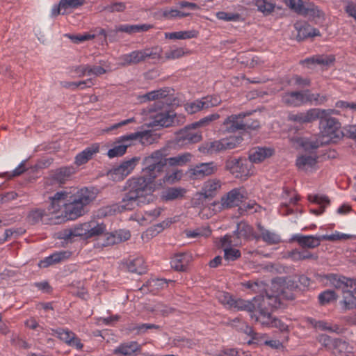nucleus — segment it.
I'll return each instance as SVG.
<instances>
[{
  "mask_svg": "<svg viewBox=\"0 0 356 356\" xmlns=\"http://www.w3.org/2000/svg\"><path fill=\"white\" fill-rule=\"evenodd\" d=\"M202 139V132L193 123L186 126L176 133L175 143L179 147H186L200 142Z\"/></svg>",
  "mask_w": 356,
  "mask_h": 356,
  "instance_id": "423d86ee",
  "label": "nucleus"
},
{
  "mask_svg": "<svg viewBox=\"0 0 356 356\" xmlns=\"http://www.w3.org/2000/svg\"><path fill=\"white\" fill-rule=\"evenodd\" d=\"M51 334L68 344L72 339H74L75 333L67 328L58 327L51 329Z\"/></svg>",
  "mask_w": 356,
  "mask_h": 356,
  "instance_id": "a18cd8bd",
  "label": "nucleus"
},
{
  "mask_svg": "<svg viewBox=\"0 0 356 356\" xmlns=\"http://www.w3.org/2000/svg\"><path fill=\"white\" fill-rule=\"evenodd\" d=\"M318 341L325 347V348L327 349L332 353L333 346L334 344L335 339H332L327 334H321L318 336Z\"/></svg>",
  "mask_w": 356,
  "mask_h": 356,
  "instance_id": "69168bd1",
  "label": "nucleus"
},
{
  "mask_svg": "<svg viewBox=\"0 0 356 356\" xmlns=\"http://www.w3.org/2000/svg\"><path fill=\"white\" fill-rule=\"evenodd\" d=\"M289 83L300 87L309 86L311 80L309 78H304L300 75L295 74L291 78Z\"/></svg>",
  "mask_w": 356,
  "mask_h": 356,
  "instance_id": "680f3d73",
  "label": "nucleus"
},
{
  "mask_svg": "<svg viewBox=\"0 0 356 356\" xmlns=\"http://www.w3.org/2000/svg\"><path fill=\"white\" fill-rule=\"evenodd\" d=\"M292 240L303 248H315L320 245L322 238L321 236L295 234L292 236Z\"/></svg>",
  "mask_w": 356,
  "mask_h": 356,
  "instance_id": "4be33fe9",
  "label": "nucleus"
},
{
  "mask_svg": "<svg viewBox=\"0 0 356 356\" xmlns=\"http://www.w3.org/2000/svg\"><path fill=\"white\" fill-rule=\"evenodd\" d=\"M88 238L102 235L106 231V226L104 223H98L95 221L88 222Z\"/></svg>",
  "mask_w": 356,
  "mask_h": 356,
  "instance_id": "09e8293b",
  "label": "nucleus"
},
{
  "mask_svg": "<svg viewBox=\"0 0 356 356\" xmlns=\"http://www.w3.org/2000/svg\"><path fill=\"white\" fill-rule=\"evenodd\" d=\"M273 152L271 148L255 147L249 151L248 158L250 162L258 163L271 156Z\"/></svg>",
  "mask_w": 356,
  "mask_h": 356,
  "instance_id": "5701e85b",
  "label": "nucleus"
},
{
  "mask_svg": "<svg viewBox=\"0 0 356 356\" xmlns=\"http://www.w3.org/2000/svg\"><path fill=\"white\" fill-rule=\"evenodd\" d=\"M250 114L241 113L231 115L224 120L222 127L225 134H233L240 131L254 130L259 127V122L249 118Z\"/></svg>",
  "mask_w": 356,
  "mask_h": 356,
  "instance_id": "20e7f679",
  "label": "nucleus"
},
{
  "mask_svg": "<svg viewBox=\"0 0 356 356\" xmlns=\"http://www.w3.org/2000/svg\"><path fill=\"white\" fill-rule=\"evenodd\" d=\"M208 99L209 97H207L202 99H197L195 102L187 103L185 105V109L188 113L193 114L203 108H208L213 105L209 102Z\"/></svg>",
  "mask_w": 356,
  "mask_h": 356,
  "instance_id": "c9c22d12",
  "label": "nucleus"
},
{
  "mask_svg": "<svg viewBox=\"0 0 356 356\" xmlns=\"http://www.w3.org/2000/svg\"><path fill=\"white\" fill-rule=\"evenodd\" d=\"M282 102L288 106L298 107L305 103V95L301 91L287 92L282 95Z\"/></svg>",
  "mask_w": 356,
  "mask_h": 356,
  "instance_id": "412c9836",
  "label": "nucleus"
},
{
  "mask_svg": "<svg viewBox=\"0 0 356 356\" xmlns=\"http://www.w3.org/2000/svg\"><path fill=\"white\" fill-rule=\"evenodd\" d=\"M218 299L220 303L228 307L232 308L235 303V300L227 292H219Z\"/></svg>",
  "mask_w": 356,
  "mask_h": 356,
  "instance_id": "13d9d810",
  "label": "nucleus"
},
{
  "mask_svg": "<svg viewBox=\"0 0 356 356\" xmlns=\"http://www.w3.org/2000/svg\"><path fill=\"white\" fill-rule=\"evenodd\" d=\"M334 61V58L332 56H316L311 58H306L303 61L302 63L307 64L309 67L310 65L318 64L321 65H329Z\"/></svg>",
  "mask_w": 356,
  "mask_h": 356,
  "instance_id": "79ce46f5",
  "label": "nucleus"
},
{
  "mask_svg": "<svg viewBox=\"0 0 356 356\" xmlns=\"http://www.w3.org/2000/svg\"><path fill=\"white\" fill-rule=\"evenodd\" d=\"M99 152V145L97 144H93L90 147H88L81 152L79 153L75 157V163L77 165H81L86 163L90 160L93 155Z\"/></svg>",
  "mask_w": 356,
  "mask_h": 356,
  "instance_id": "c756f323",
  "label": "nucleus"
},
{
  "mask_svg": "<svg viewBox=\"0 0 356 356\" xmlns=\"http://www.w3.org/2000/svg\"><path fill=\"white\" fill-rule=\"evenodd\" d=\"M130 237L129 233H124L122 236L120 233L112 232L106 233L104 235V242L102 243V246H109L119 243L123 241H126Z\"/></svg>",
  "mask_w": 356,
  "mask_h": 356,
  "instance_id": "4c0bfd02",
  "label": "nucleus"
},
{
  "mask_svg": "<svg viewBox=\"0 0 356 356\" xmlns=\"http://www.w3.org/2000/svg\"><path fill=\"white\" fill-rule=\"evenodd\" d=\"M134 158L123 162L118 167L110 170L107 175L115 181H119L124 179L134 169Z\"/></svg>",
  "mask_w": 356,
  "mask_h": 356,
  "instance_id": "f3484780",
  "label": "nucleus"
},
{
  "mask_svg": "<svg viewBox=\"0 0 356 356\" xmlns=\"http://www.w3.org/2000/svg\"><path fill=\"white\" fill-rule=\"evenodd\" d=\"M218 170L217 164L213 162L202 163L191 169V174L196 178L200 179L205 176L214 174Z\"/></svg>",
  "mask_w": 356,
  "mask_h": 356,
  "instance_id": "aec40b11",
  "label": "nucleus"
},
{
  "mask_svg": "<svg viewBox=\"0 0 356 356\" xmlns=\"http://www.w3.org/2000/svg\"><path fill=\"white\" fill-rule=\"evenodd\" d=\"M74 72L79 74V77H82L85 75H95L99 76L102 74H104L106 72V70L101 67L97 65H81L76 66L74 69Z\"/></svg>",
  "mask_w": 356,
  "mask_h": 356,
  "instance_id": "cd10ccee",
  "label": "nucleus"
},
{
  "mask_svg": "<svg viewBox=\"0 0 356 356\" xmlns=\"http://www.w3.org/2000/svg\"><path fill=\"white\" fill-rule=\"evenodd\" d=\"M168 149L163 148L154 152L145 160L146 166L143 168V176L135 181V202L137 205L148 204L154 200L153 181L163 171L167 163L171 166H183L191 162L192 154L189 152L167 158Z\"/></svg>",
  "mask_w": 356,
  "mask_h": 356,
  "instance_id": "f257e3e1",
  "label": "nucleus"
},
{
  "mask_svg": "<svg viewBox=\"0 0 356 356\" xmlns=\"http://www.w3.org/2000/svg\"><path fill=\"white\" fill-rule=\"evenodd\" d=\"M243 140L242 136H234L220 140L205 141L199 146L198 150L203 154L212 155L233 149L239 146Z\"/></svg>",
  "mask_w": 356,
  "mask_h": 356,
  "instance_id": "39448f33",
  "label": "nucleus"
},
{
  "mask_svg": "<svg viewBox=\"0 0 356 356\" xmlns=\"http://www.w3.org/2000/svg\"><path fill=\"white\" fill-rule=\"evenodd\" d=\"M298 143L305 151L312 152L314 150L322 146L323 144L327 143V140H323L321 136H312L299 139Z\"/></svg>",
  "mask_w": 356,
  "mask_h": 356,
  "instance_id": "bb28decb",
  "label": "nucleus"
},
{
  "mask_svg": "<svg viewBox=\"0 0 356 356\" xmlns=\"http://www.w3.org/2000/svg\"><path fill=\"white\" fill-rule=\"evenodd\" d=\"M308 322L316 329L321 330H326L330 332H334L340 334L342 332L343 329L338 325H330L324 321H317L314 318H308Z\"/></svg>",
  "mask_w": 356,
  "mask_h": 356,
  "instance_id": "f704fd0d",
  "label": "nucleus"
},
{
  "mask_svg": "<svg viewBox=\"0 0 356 356\" xmlns=\"http://www.w3.org/2000/svg\"><path fill=\"white\" fill-rule=\"evenodd\" d=\"M198 32L195 30L181 31L177 32L165 33V38L170 40H186L197 38Z\"/></svg>",
  "mask_w": 356,
  "mask_h": 356,
  "instance_id": "37998d69",
  "label": "nucleus"
},
{
  "mask_svg": "<svg viewBox=\"0 0 356 356\" xmlns=\"http://www.w3.org/2000/svg\"><path fill=\"white\" fill-rule=\"evenodd\" d=\"M138 99L140 102L154 101L153 104L143 108L141 113L145 116V120H149L148 124L152 127L179 126L186 122L184 115L164 109L165 106L178 105L179 104V100L175 96L174 89L170 87L152 90L143 95H138Z\"/></svg>",
  "mask_w": 356,
  "mask_h": 356,
  "instance_id": "f03ea898",
  "label": "nucleus"
},
{
  "mask_svg": "<svg viewBox=\"0 0 356 356\" xmlns=\"http://www.w3.org/2000/svg\"><path fill=\"white\" fill-rule=\"evenodd\" d=\"M247 199V193L243 187L234 188L221 197L220 209H227L239 207Z\"/></svg>",
  "mask_w": 356,
  "mask_h": 356,
  "instance_id": "6e6552de",
  "label": "nucleus"
},
{
  "mask_svg": "<svg viewBox=\"0 0 356 356\" xmlns=\"http://www.w3.org/2000/svg\"><path fill=\"white\" fill-rule=\"evenodd\" d=\"M115 354H122L124 356L130 355L134 353L133 342L124 343L115 348L113 352Z\"/></svg>",
  "mask_w": 356,
  "mask_h": 356,
  "instance_id": "bf43d9fd",
  "label": "nucleus"
},
{
  "mask_svg": "<svg viewBox=\"0 0 356 356\" xmlns=\"http://www.w3.org/2000/svg\"><path fill=\"white\" fill-rule=\"evenodd\" d=\"M289 257L294 261L306 260V259H318V255L312 254L308 250H299L298 249H295L291 250L289 253Z\"/></svg>",
  "mask_w": 356,
  "mask_h": 356,
  "instance_id": "a19ab883",
  "label": "nucleus"
},
{
  "mask_svg": "<svg viewBox=\"0 0 356 356\" xmlns=\"http://www.w3.org/2000/svg\"><path fill=\"white\" fill-rule=\"evenodd\" d=\"M71 255L72 252L69 251L56 252L40 261L39 266L40 268H47L51 265L63 261L68 259Z\"/></svg>",
  "mask_w": 356,
  "mask_h": 356,
  "instance_id": "a878e982",
  "label": "nucleus"
},
{
  "mask_svg": "<svg viewBox=\"0 0 356 356\" xmlns=\"http://www.w3.org/2000/svg\"><path fill=\"white\" fill-rule=\"evenodd\" d=\"M317 162V157L313 154H303L296 159V165L300 170L307 171L312 168Z\"/></svg>",
  "mask_w": 356,
  "mask_h": 356,
  "instance_id": "72a5a7b5",
  "label": "nucleus"
},
{
  "mask_svg": "<svg viewBox=\"0 0 356 356\" xmlns=\"http://www.w3.org/2000/svg\"><path fill=\"white\" fill-rule=\"evenodd\" d=\"M244 286L255 293H260L264 303H267L274 308H277L280 306V302L277 296L275 295H270L268 293L264 282L261 281H248L244 284Z\"/></svg>",
  "mask_w": 356,
  "mask_h": 356,
  "instance_id": "9d476101",
  "label": "nucleus"
},
{
  "mask_svg": "<svg viewBox=\"0 0 356 356\" xmlns=\"http://www.w3.org/2000/svg\"><path fill=\"white\" fill-rule=\"evenodd\" d=\"M354 350L355 346L353 343H350L342 339H335L332 353L334 355L345 354L346 356H348V354L355 353Z\"/></svg>",
  "mask_w": 356,
  "mask_h": 356,
  "instance_id": "473e14b6",
  "label": "nucleus"
},
{
  "mask_svg": "<svg viewBox=\"0 0 356 356\" xmlns=\"http://www.w3.org/2000/svg\"><path fill=\"white\" fill-rule=\"evenodd\" d=\"M85 0H60L58 4L54 5L51 10V17H56L59 15H65L69 9H76L85 3Z\"/></svg>",
  "mask_w": 356,
  "mask_h": 356,
  "instance_id": "dca6fc26",
  "label": "nucleus"
},
{
  "mask_svg": "<svg viewBox=\"0 0 356 356\" xmlns=\"http://www.w3.org/2000/svg\"><path fill=\"white\" fill-rule=\"evenodd\" d=\"M134 208V190L130 188L129 191L125 194L122 198L120 205L113 204L106 207L104 209V214L105 216H111L115 213H121L126 210H132Z\"/></svg>",
  "mask_w": 356,
  "mask_h": 356,
  "instance_id": "4468645a",
  "label": "nucleus"
},
{
  "mask_svg": "<svg viewBox=\"0 0 356 356\" xmlns=\"http://www.w3.org/2000/svg\"><path fill=\"white\" fill-rule=\"evenodd\" d=\"M65 36L70 38L74 43L76 44H79L82 42L93 39L95 38V35L89 33H84L83 35L65 34Z\"/></svg>",
  "mask_w": 356,
  "mask_h": 356,
  "instance_id": "338daca9",
  "label": "nucleus"
},
{
  "mask_svg": "<svg viewBox=\"0 0 356 356\" xmlns=\"http://www.w3.org/2000/svg\"><path fill=\"white\" fill-rule=\"evenodd\" d=\"M254 6L259 12L267 16L275 10V2L274 0H255Z\"/></svg>",
  "mask_w": 356,
  "mask_h": 356,
  "instance_id": "ea45409f",
  "label": "nucleus"
},
{
  "mask_svg": "<svg viewBox=\"0 0 356 356\" xmlns=\"http://www.w3.org/2000/svg\"><path fill=\"white\" fill-rule=\"evenodd\" d=\"M216 16L218 19L225 22H235L240 17L238 13H227L224 11L216 13Z\"/></svg>",
  "mask_w": 356,
  "mask_h": 356,
  "instance_id": "e2e57ef3",
  "label": "nucleus"
},
{
  "mask_svg": "<svg viewBox=\"0 0 356 356\" xmlns=\"http://www.w3.org/2000/svg\"><path fill=\"white\" fill-rule=\"evenodd\" d=\"M325 113H324V115ZM323 114L321 115L320 119V129L321 133V138L324 140H327V143L339 138L341 134L340 130V123L334 118H323Z\"/></svg>",
  "mask_w": 356,
  "mask_h": 356,
  "instance_id": "0eeeda50",
  "label": "nucleus"
},
{
  "mask_svg": "<svg viewBox=\"0 0 356 356\" xmlns=\"http://www.w3.org/2000/svg\"><path fill=\"white\" fill-rule=\"evenodd\" d=\"M351 237L350 235L335 232L332 234L321 235L322 241H345L349 239Z\"/></svg>",
  "mask_w": 356,
  "mask_h": 356,
  "instance_id": "6e6d98bb",
  "label": "nucleus"
},
{
  "mask_svg": "<svg viewBox=\"0 0 356 356\" xmlns=\"http://www.w3.org/2000/svg\"><path fill=\"white\" fill-rule=\"evenodd\" d=\"M44 216H48L46 211L35 209L31 211L28 215V220L31 224H35L42 220Z\"/></svg>",
  "mask_w": 356,
  "mask_h": 356,
  "instance_id": "4d7b16f0",
  "label": "nucleus"
},
{
  "mask_svg": "<svg viewBox=\"0 0 356 356\" xmlns=\"http://www.w3.org/2000/svg\"><path fill=\"white\" fill-rule=\"evenodd\" d=\"M285 4L296 13L304 15L307 1L302 0H285Z\"/></svg>",
  "mask_w": 356,
  "mask_h": 356,
  "instance_id": "de8ad7c7",
  "label": "nucleus"
},
{
  "mask_svg": "<svg viewBox=\"0 0 356 356\" xmlns=\"http://www.w3.org/2000/svg\"><path fill=\"white\" fill-rule=\"evenodd\" d=\"M337 295L333 290H325L318 295V302L321 305H325L337 300Z\"/></svg>",
  "mask_w": 356,
  "mask_h": 356,
  "instance_id": "603ef678",
  "label": "nucleus"
},
{
  "mask_svg": "<svg viewBox=\"0 0 356 356\" xmlns=\"http://www.w3.org/2000/svg\"><path fill=\"white\" fill-rule=\"evenodd\" d=\"M308 200L313 203L321 205L319 209L312 210V213L320 215L325 211V207L330 204V200L327 196L323 195H309Z\"/></svg>",
  "mask_w": 356,
  "mask_h": 356,
  "instance_id": "58836bf2",
  "label": "nucleus"
},
{
  "mask_svg": "<svg viewBox=\"0 0 356 356\" xmlns=\"http://www.w3.org/2000/svg\"><path fill=\"white\" fill-rule=\"evenodd\" d=\"M221 184L218 179H209L204 182L202 189L201 196L204 199L213 197L220 188Z\"/></svg>",
  "mask_w": 356,
  "mask_h": 356,
  "instance_id": "c85d7f7f",
  "label": "nucleus"
},
{
  "mask_svg": "<svg viewBox=\"0 0 356 356\" xmlns=\"http://www.w3.org/2000/svg\"><path fill=\"white\" fill-rule=\"evenodd\" d=\"M325 278L337 289L348 290L349 289V282L350 278L330 273L325 275Z\"/></svg>",
  "mask_w": 356,
  "mask_h": 356,
  "instance_id": "2f4dec72",
  "label": "nucleus"
},
{
  "mask_svg": "<svg viewBox=\"0 0 356 356\" xmlns=\"http://www.w3.org/2000/svg\"><path fill=\"white\" fill-rule=\"evenodd\" d=\"M151 310L156 314L165 316L174 312L175 309L163 304V302H157L151 308Z\"/></svg>",
  "mask_w": 356,
  "mask_h": 356,
  "instance_id": "864d4df0",
  "label": "nucleus"
},
{
  "mask_svg": "<svg viewBox=\"0 0 356 356\" xmlns=\"http://www.w3.org/2000/svg\"><path fill=\"white\" fill-rule=\"evenodd\" d=\"M69 193L66 191H59L56 193L54 196L49 197L50 203L47 207L46 213L48 216L50 215L54 216L49 217V220H54L55 217L58 216V213L60 211L61 207H64L65 200L67 199Z\"/></svg>",
  "mask_w": 356,
  "mask_h": 356,
  "instance_id": "ddd939ff",
  "label": "nucleus"
},
{
  "mask_svg": "<svg viewBox=\"0 0 356 356\" xmlns=\"http://www.w3.org/2000/svg\"><path fill=\"white\" fill-rule=\"evenodd\" d=\"M233 323H239L240 325L238 330L247 335L251 337L252 340L257 339L258 334L253 330L252 327L249 326L245 323L241 322L240 320L237 318L233 320Z\"/></svg>",
  "mask_w": 356,
  "mask_h": 356,
  "instance_id": "5fc2aeb1",
  "label": "nucleus"
},
{
  "mask_svg": "<svg viewBox=\"0 0 356 356\" xmlns=\"http://www.w3.org/2000/svg\"><path fill=\"white\" fill-rule=\"evenodd\" d=\"M99 193L95 187H83L76 193L68 195L64 204L61 216L55 217V224L61 223L67 220H73L85 213V208L93 202Z\"/></svg>",
  "mask_w": 356,
  "mask_h": 356,
  "instance_id": "7ed1b4c3",
  "label": "nucleus"
},
{
  "mask_svg": "<svg viewBox=\"0 0 356 356\" xmlns=\"http://www.w3.org/2000/svg\"><path fill=\"white\" fill-rule=\"evenodd\" d=\"M189 262V256L186 253H179L170 261L172 268L177 271H185Z\"/></svg>",
  "mask_w": 356,
  "mask_h": 356,
  "instance_id": "e433bc0d",
  "label": "nucleus"
},
{
  "mask_svg": "<svg viewBox=\"0 0 356 356\" xmlns=\"http://www.w3.org/2000/svg\"><path fill=\"white\" fill-rule=\"evenodd\" d=\"M309 15L313 18H323L324 13L314 3L307 1L305 11L303 16Z\"/></svg>",
  "mask_w": 356,
  "mask_h": 356,
  "instance_id": "8fccbe9b",
  "label": "nucleus"
},
{
  "mask_svg": "<svg viewBox=\"0 0 356 356\" xmlns=\"http://www.w3.org/2000/svg\"><path fill=\"white\" fill-rule=\"evenodd\" d=\"M257 228L260 232V237L266 243L277 244L280 243V236L266 229L261 224H258Z\"/></svg>",
  "mask_w": 356,
  "mask_h": 356,
  "instance_id": "c03bdc74",
  "label": "nucleus"
},
{
  "mask_svg": "<svg viewBox=\"0 0 356 356\" xmlns=\"http://www.w3.org/2000/svg\"><path fill=\"white\" fill-rule=\"evenodd\" d=\"M231 238V236L225 235L220 240L221 246L223 248L224 250V259L227 261H236L241 256L239 250L232 248V246L236 245V243H233Z\"/></svg>",
  "mask_w": 356,
  "mask_h": 356,
  "instance_id": "a211bd4d",
  "label": "nucleus"
},
{
  "mask_svg": "<svg viewBox=\"0 0 356 356\" xmlns=\"http://www.w3.org/2000/svg\"><path fill=\"white\" fill-rule=\"evenodd\" d=\"M162 49L159 47H154L141 51H135V63L152 60L154 62L162 58Z\"/></svg>",
  "mask_w": 356,
  "mask_h": 356,
  "instance_id": "6ab92c4d",
  "label": "nucleus"
},
{
  "mask_svg": "<svg viewBox=\"0 0 356 356\" xmlns=\"http://www.w3.org/2000/svg\"><path fill=\"white\" fill-rule=\"evenodd\" d=\"M184 55V49L181 47H177L175 49H170V50L165 52V60H174L181 58Z\"/></svg>",
  "mask_w": 356,
  "mask_h": 356,
  "instance_id": "0e129e2a",
  "label": "nucleus"
},
{
  "mask_svg": "<svg viewBox=\"0 0 356 356\" xmlns=\"http://www.w3.org/2000/svg\"><path fill=\"white\" fill-rule=\"evenodd\" d=\"M186 191L181 187H170L161 192V198L163 201H172L177 199L182 198Z\"/></svg>",
  "mask_w": 356,
  "mask_h": 356,
  "instance_id": "7c9ffc66",
  "label": "nucleus"
},
{
  "mask_svg": "<svg viewBox=\"0 0 356 356\" xmlns=\"http://www.w3.org/2000/svg\"><path fill=\"white\" fill-rule=\"evenodd\" d=\"M134 140V133L123 136L117 139L108 149L107 155L110 159L123 156L128 147L131 146L129 140Z\"/></svg>",
  "mask_w": 356,
  "mask_h": 356,
  "instance_id": "2eb2a0df",
  "label": "nucleus"
},
{
  "mask_svg": "<svg viewBox=\"0 0 356 356\" xmlns=\"http://www.w3.org/2000/svg\"><path fill=\"white\" fill-rule=\"evenodd\" d=\"M72 166H63L51 172V177L54 181L59 184H65L74 173Z\"/></svg>",
  "mask_w": 356,
  "mask_h": 356,
  "instance_id": "393cba45",
  "label": "nucleus"
},
{
  "mask_svg": "<svg viewBox=\"0 0 356 356\" xmlns=\"http://www.w3.org/2000/svg\"><path fill=\"white\" fill-rule=\"evenodd\" d=\"M295 28L298 31L297 39L304 40L309 37H315L321 35L320 31L316 28L312 27L308 23H297Z\"/></svg>",
  "mask_w": 356,
  "mask_h": 356,
  "instance_id": "b1692460",
  "label": "nucleus"
},
{
  "mask_svg": "<svg viewBox=\"0 0 356 356\" xmlns=\"http://www.w3.org/2000/svg\"><path fill=\"white\" fill-rule=\"evenodd\" d=\"M74 236H83L86 238H88V235L89 233L88 230V222L81 224L73 228Z\"/></svg>",
  "mask_w": 356,
  "mask_h": 356,
  "instance_id": "774afa93",
  "label": "nucleus"
},
{
  "mask_svg": "<svg viewBox=\"0 0 356 356\" xmlns=\"http://www.w3.org/2000/svg\"><path fill=\"white\" fill-rule=\"evenodd\" d=\"M248 161L245 159L229 158L225 161V169L236 178H246L250 175Z\"/></svg>",
  "mask_w": 356,
  "mask_h": 356,
  "instance_id": "1a4fd4ad",
  "label": "nucleus"
},
{
  "mask_svg": "<svg viewBox=\"0 0 356 356\" xmlns=\"http://www.w3.org/2000/svg\"><path fill=\"white\" fill-rule=\"evenodd\" d=\"M170 282L172 283L174 281L172 280L156 278L148 280L142 285L138 282L136 284L138 289L135 290V292L141 293L142 294L147 293H156L160 290L167 288Z\"/></svg>",
  "mask_w": 356,
  "mask_h": 356,
  "instance_id": "9b49d317",
  "label": "nucleus"
},
{
  "mask_svg": "<svg viewBox=\"0 0 356 356\" xmlns=\"http://www.w3.org/2000/svg\"><path fill=\"white\" fill-rule=\"evenodd\" d=\"M155 329L160 330L161 327L152 323H142L135 325V334H141L147 332L148 330Z\"/></svg>",
  "mask_w": 356,
  "mask_h": 356,
  "instance_id": "052dcab7",
  "label": "nucleus"
},
{
  "mask_svg": "<svg viewBox=\"0 0 356 356\" xmlns=\"http://www.w3.org/2000/svg\"><path fill=\"white\" fill-rule=\"evenodd\" d=\"M343 298L341 304L345 309H352L356 308V297L354 296L353 291L349 289L344 290Z\"/></svg>",
  "mask_w": 356,
  "mask_h": 356,
  "instance_id": "49530a36",
  "label": "nucleus"
},
{
  "mask_svg": "<svg viewBox=\"0 0 356 356\" xmlns=\"http://www.w3.org/2000/svg\"><path fill=\"white\" fill-rule=\"evenodd\" d=\"M326 113L325 110L320 108H310L305 112H298L297 113H290L288 115V120L291 122L299 124L311 123L319 118L321 114Z\"/></svg>",
  "mask_w": 356,
  "mask_h": 356,
  "instance_id": "f8f14e48",
  "label": "nucleus"
},
{
  "mask_svg": "<svg viewBox=\"0 0 356 356\" xmlns=\"http://www.w3.org/2000/svg\"><path fill=\"white\" fill-rule=\"evenodd\" d=\"M252 233V227L244 222H241L237 224L236 229L234 232V234L237 238H248Z\"/></svg>",
  "mask_w": 356,
  "mask_h": 356,
  "instance_id": "3c124183",
  "label": "nucleus"
}]
</instances>
